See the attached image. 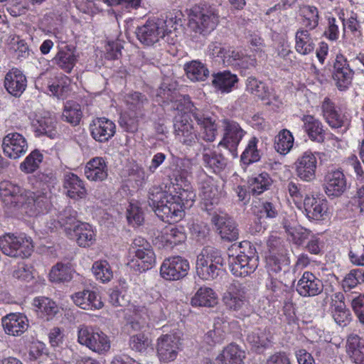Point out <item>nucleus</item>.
<instances>
[{"mask_svg": "<svg viewBox=\"0 0 364 364\" xmlns=\"http://www.w3.org/2000/svg\"><path fill=\"white\" fill-rule=\"evenodd\" d=\"M225 331L224 326L220 323H214V328L208 331L203 337V341L210 346H213L216 344H220L225 338Z\"/></svg>", "mask_w": 364, "mask_h": 364, "instance_id": "nucleus-59", "label": "nucleus"}, {"mask_svg": "<svg viewBox=\"0 0 364 364\" xmlns=\"http://www.w3.org/2000/svg\"><path fill=\"white\" fill-rule=\"evenodd\" d=\"M294 136L287 129H283L276 136L274 148L281 154H287L291 149L294 144Z\"/></svg>", "mask_w": 364, "mask_h": 364, "instance_id": "nucleus-53", "label": "nucleus"}, {"mask_svg": "<svg viewBox=\"0 0 364 364\" xmlns=\"http://www.w3.org/2000/svg\"><path fill=\"white\" fill-rule=\"evenodd\" d=\"M296 176L303 181L311 182L316 178L317 159L310 151L304 152L294 163Z\"/></svg>", "mask_w": 364, "mask_h": 364, "instance_id": "nucleus-13", "label": "nucleus"}, {"mask_svg": "<svg viewBox=\"0 0 364 364\" xmlns=\"http://www.w3.org/2000/svg\"><path fill=\"white\" fill-rule=\"evenodd\" d=\"M192 161L186 158H177L168 178L173 186H178L176 195L154 186L149 192V204L156 215L166 223L176 222L183 217V210L192 207L196 194L185 187L191 173Z\"/></svg>", "mask_w": 364, "mask_h": 364, "instance_id": "nucleus-1", "label": "nucleus"}, {"mask_svg": "<svg viewBox=\"0 0 364 364\" xmlns=\"http://www.w3.org/2000/svg\"><path fill=\"white\" fill-rule=\"evenodd\" d=\"M130 104V109L135 112L134 118H130L124 122L126 124V129L129 132H135L138 129V117L144 115L143 111L145 107L149 105V101L146 97L140 92H134L132 94L129 99L127 100Z\"/></svg>", "mask_w": 364, "mask_h": 364, "instance_id": "nucleus-25", "label": "nucleus"}, {"mask_svg": "<svg viewBox=\"0 0 364 364\" xmlns=\"http://www.w3.org/2000/svg\"><path fill=\"white\" fill-rule=\"evenodd\" d=\"M239 254L230 262V269L235 277H245L253 273L258 267L259 256L255 246L244 240L240 243Z\"/></svg>", "mask_w": 364, "mask_h": 364, "instance_id": "nucleus-4", "label": "nucleus"}, {"mask_svg": "<svg viewBox=\"0 0 364 364\" xmlns=\"http://www.w3.org/2000/svg\"><path fill=\"white\" fill-rule=\"evenodd\" d=\"M323 115L331 128L338 129L344 126V120L336 109L334 103L328 97H326L322 103Z\"/></svg>", "mask_w": 364, "mask_h": 364, "instance_id": "nucleus-40", "label": "nucleus"}, {"mask_svg": "<svg viewBox=\"0 0 364 364\" xmlns=\"http://www.w3.org/2000/svg\"><path fill=\"white\" fill-rule=\"evenodd\" d=\"M331 314L335 322L340 326H346L351 321L350 311L341 300L332 303Z\"/></svg>", "mask_w": 364, "mask_h": 364, "instance_id": "nucleus-47", "label": "nucleus"}, {"mask_svg": "<svg viewBox=\"0 0 364 364\" xmlns=\"http://www.w3.org/2000/svg\"><path fill=\"white\" fill-rule=\"evenodd\" d=\"M304 212L309 220H324L327 216L328 203L324 199L306 196L304 201Z\"/></svg>", "mask_w": 364, "mask_h": 364, "instance_id": "nucleus-26", "label": "nucleus"}, {"mask_svg": "<svg viewBox=\"0 0 364 364\" xmlns=\"http://www.w3.org/2000/svg\"><path fill=\"white\" fill-rule=\"evenodd\" d=\"M189 269V262L187 259L176 256L166 259L160 268L161 277L170 281L178 280L184 277Z\"/></svg>", "mask_w": 364, "mask_h": 364, "instance_id": "nucleus-10", "label": "nucleus"}, {"mask_svg": "<svg viewBox=\"0 0 364 364\" xmlns=\"http://www.w3.org/2000/svg\"><path fill=\"white\" fill-rule=\"evenodd\" d=\"M344 30L348 29L355 36L362 35V22L358 14L350 12L349 16L341 20Z\"/></svg>", "mask_w": 364, "mask_h": 364, "instance_id": "nucleus-61", "label": "nucleus"}, {"mask_svg": "<svg viewBox=\"0 0 364 364\" xmlns=\"http://www.w3.org/2000/svg\"><path fill=\"white\" fill-rule=\"evenodd\" d=\"M286 232L291 236L292 241L296 245H302L308 239L310 231L301 226L290 227L284 224Z\"/></svg>", "mask_w": 364, "mask_h": 364, "instance_id": "nucleus-62", "label": "nucleus"}, {"mask_svg": "<svg viewBox=\"0 0 364 364\" xmlns=\"http://www.w3.org/2000/svg\"><path fill=\"white\" fill-rule=\"evenodd\" d=\"M199 195L203 200V209L211 215L213 206L218 203L220 193L214 179L205 173L200 176Z\"/></svg>", "mask_w": 364, "mask_h": 364, "instance_id": "nucleus-9", "label": "nucleus"}, {"mask_svg": "<svg viewBox=\"0 0 364 364\" xmlns=\"http://www.w3.org/2000/svg\"><path fill=\"white\" fill-rule=\"evenodd\" d=\"M246 89L252 95L262 100H268L266 104L270 105L271 92L265 84L254 77H249L246 81Z\"/></svg>", "mask_w": 364, "mask_h": 364, "instance_id": "nucleus-45", "label": "nucleus"}, {"mask_svg": "<svg viewBox=\"0 0 364 364\" xmlns=\"http://www.w3.org/2000/svg\"><path fill=\"white\" fill-rule=\"evenodd\" d=\"M181 19H177L172 14L165 19L147 21L144 25L137 27L136 35L137 39L145 46H153L161 39L173 34L178 28Z\"/></svg>", "mask_w": 364, "mask_h": 364, "instance_id": "nucleus-3", "label": "nucleus"}, {"mask_svg": "<svg viewBox=\"0 0 364 364\" xmlns=\"http://www.w3.org/2000/svg\"><path fill=\"white\" fill-rule=\"evenodd\" d=\"M4 86L11 95L20 97L27 87L26 77L21 70L14 68L6 74Z\"/></svg>", "mask_w": 364, "mask_h": 364, "instance_id": "nucleus-22", "label": "nucleus"}, {"mask_svg": "<svg viewBox=\"0 0 364 364\" xmlns=\"http://www.w3.org/2000/svg\"><path fill=\"white\" fill-rule=\"evenodd\" d=\"M180 338L176 334H165L157 339V355L161 361L174 360L180 349Z\"/></svg>", "mask_w": 364, "mask_h": 364, "instance_id": "nucleus-12", "label": "nucleus"}, {"mask_svg": "<svg viewBox=\"0 0 364 364\" xmlns=\"http://www.w3.org/2000/svg\"><path fill=\"white\" fill-rule=\"evenodd\" d=\"M223 258L220 252L213 248L203 249L197 257L196 273L203 280H211L216 278L222 272Z\"/></svg>", "mask_w": 364, "mask_h": 364, "instance_id": "nucleus-6", "label": "nucleus"}, {"mask_svg": "<svg viewBox=\"0 0 364 364\" xmlns=\"http://www.w3.org/2000/svg\"><path fill=\"white\" fill-rule=\"evenodd\" d=\"M193 306H214L218 303V297L215 291L209 287H200L191 299Z\"/></svg>", "mask_w": 364, "mask_h": 364, "instance_id": "nucleus-42", "label": "nucleus"}, {"mask_svg": "<svg viewBox=\"0 0 364 364\" xmlns=\"http://www.w3.org/2000/svg\"><path fill=\"white\" fill-rule=\"evenodd\" d=\"M85 175L89 181H102L107 178L108 167L103 157H94L85 165Z\"/></svg>", "mask_w": 364, "mask_h": 364, "instance_id": "nucleus-28", "label": "nucleus"}, {"mask_svg": "<svg viewBox=\"0 0 364 364\" xmlns=\"http://www.w3.org/2000/svg\"><path fill=\"white\" fill-rule=\"evenodd\" d=\"M176 138L187 146L193 145L198 139L193 125L188 114H184L176 118L174 123Z\"/></svg>", "mask_w": 364, "mask_h": 364, "instance_id": "nucleus-18", "label": "nucleus"}, {"mask_svg": "<svg viewBox=\"0 0 364 364\" xmlns=\"http://www.w3.org/2000/svg\"><path fill=\"white\" fill-rule=\"evenodd\" d=\"M325 193L330 197H339L347 189V180L339 169L328 171L324 179Z\"/></svg>", "mask_w": 364, "mask_h": 364, "instance_id": "nucleus-21", "label": "nucleus"}, {"mask_svg": "<svg viewBox=\"0 0 364 364\" xmlns=\"http://www.w3.org/2000/svg\"><path fill=\"white\" fill-rule=\"evenodd\" d=\"M278 208L272 202L262 201L258 206H255L254 213L259 219H273L278 215Z\"/></svg>", "mask_w": 364, "mask_h": 364, "instance_id": "nucleus-60", "label": "nucleus"}, {"mask_svg": "<svg viewBox=\"0 0 364 364\" xmlns=\"http://www.w3.org/2000/svg\"><path fill=\"white\" fill-rule=\"evenodd\" d=\"M303 128L309 139L312 141L321 143L325 139V132L321 122L312 115H304L301 118Z\"/></svg>", "mask_w": 364, "mask_h": 364, "instance_id": "nucleus-32", "label": "nucleus"}, {"mask_svg": "<svg viewBox=\"0 0 364 364\" xmlns=\"http://www.w3.org/2000/svg\"><path fill=\"white\" fill-rule=\"evenodd\" d=\"M57 121L50 112L36 115L32 122V128L37 136L46 135L53 139L57 135Z\"/></svg>", "mask_w": 364, "mask_h": 364, "instance_id": "nucleus-24", "label": "nucleus"}, {"mask_svg": "<svg viewBox=\"0 0 364 364\" xmlns=\"http://www.w3.org/2000/svg\"><path fill=\"white\" fill-rule=\"evenodd\" d=\"M186 239V235L183 227L168 225L161 230L154 242L159 248L172 249Z\"/></svg>", "mask_w": 364, "mask_h": 364, "instance_id": "nucleus-15", "label": "nucleus"}, {"mask_svg": "<svg viewBox=\"0 0 364 364\" xmlns=\"http://www.w3.org/2000/svg\"><path fill=\"white\" fill-rule=\"evenodd\" d=\"M310 31L304 28H300L295 33L294 48L302 55H309L315 49V38H313Z\"/></svg>", "mask_w": 364, "mask_h": 364, "instance_id": "nucleus-31", "label": "nucleus"}, {"mask_svg": "<svg viewBox=\"0 0 364 364\" xmlns=\"http://www.w3.org/2000/svg\"><path fill=\"white\" fill-rule=\"evenodd\" d=\"M50 279L53 282H68L73 277V269L69 264L58 263L50 272Z\"/></svg>", "mask_w": 364, "mask_h": 364, "instance_id": "nucleus-55", "label": "nucleus"}, {"mask_svg": "<svg viewBox=\"0 0 364 364\" xmlns=\"http://www.w3.org/2000/svg\"><path fill=\"white\" fill-rule=\"evenodd\" d=\"M70 80L67 76L57 77L48 85L49 91L53 96L63 100L68 97L70 92Z\"/></svg>", "mask_w": 364, "mask_h": 364, "instance_id": "nucleus-51", "label": "nucleus"}, {"mask_svg": "<svg viewBox=\"0 0 364 364\" xmlns=\"http://www.w3.org/2000/svg\"><path fill=\"white\" fill-rule=\"evenodd\" d=\"M202 155L204 166L212 170L214 173L220 172L227 165V160L223 154L217 153L210 147L204 146Z\"/></svg>", "mask_w": 364, "mask_h": 364, "instance_id": "nucleus-35", "label": "nucleus"}, {"mask_svg": "<svg viewBox=\"0 0 364 364\" xmlns=\"http://www.w3.org/2000/svg\"><path fill=\"white\" fill-rule=\"evenodd\" d=\"M347 352L355 364H364V340L352 333L347 338Z\"/></svg>", "mask_w": 364, "mask_h": 364, "instance_id": "nucleus-36", "label": "nucleus"}, {"mask_svg": "<svg viewBox=\"0 0 364 364\" xmlns=\"http://www.w3.org/2000/svg\"><path fill=\"white\" fill-rule=\"evenodd\" d=\"M1 146L4 154L12 159H19L28 151L26 138L18 132H10L5 135L2 139Z\"/></svg>", "mask_w": 364, "mask_h": 364, "instance_id": "nucleus-11", "label": "nucleus"}, {"mask_svg": "<svg viewBox=\"0 0 364 364\" xmlns=\"http://www.w3.org/2000/svg\"><path fill=\"white\" fill-rule=\"evenodd\" d=\"M213 85L223 93L231 92L238 81L237 75L230 71L219 72L213 74Z\"/></svg>", "mask_w": 364, "mask_h": 364, "instance_id": "nucleus-38", "label": "nucleus"}, {"mask_svg": "<svg viewBox=\"0 0 364 364\" xmlns=\"http://www.w3.org/2000/svg\"><path fill=\"white\" fill-rule=\"evenodd\" d=\"M247 289L237 282L231 284L223 296V301L227 308L239 311L247 302Z\"/></svg>", "mask_w": 364, "mask_h": 364, "instance_id": "nucleus-19", "label": "nucleus"}, {"mask_svg": "<svg viewBox=\"0 0 364 364\" xmlns=\"http://www.w3.org/2000/svg\"><path fill=\"white\" fill-rule=\"evenodd\" d=\"M2 325L7 334L18 336L28 329V320L22 314H10L3 317Z\"/></svg>", "mask_w": 364, "mask_h": 364, "instance_id": "nucleus-27", "label": "nucleus"}, {"mask_svg": "<svg viewBox=\"0 0 364 364\" xmlns=\"http://www.w3.org/2000/svg\"><path fill=\"white\" fill-rule=\"evenodd\" d=\"M223 137L218 146L228 149L233 158L237 156V146L246 134L240 125L233 120H223Z\"/></svg>", "mask_w": 364, "mask_h": 364, "instance_id": "nucleus-8", "label": "nucleus"}, {"mask_svg": "<svg viewBox=\"0 0 364 364\" xmlns=\"http://www.w3.org/2000/svg\"><path fill=\"white\" fill-rule=\"evenodd\" d=\"M64 188L70 198H82L86 195L84 182L75 173H68L64 177Z\"/></svg>", "mask_w": 364, "mask_h": 364, "instance_id": "nucleus-34", "label": "nucleus"}, {"mask_svg": "<svg viewBox=\"0 0 364 364\" xmlns=\"http://www.w3.org/2000/svg\"><path fill=\"white\" fill-rule=\"evenodd\" d=\"M211 215V222L216 227L223 240L232 242L238 239L239 229L232 218L226 214H218L215 211Z\"/></svg>", "mask_w": 364, "mask_h": 364, "instance_id": "nucleus-14", "label": "nucleus"}, {"mask_svg": "<svg viewBox=\"0 0 364 364\" xmlns=\"http://www.w3.org/2000/svg\"><path fill=\"white\" fill-rule=\"evenodd\" d=\"M289 258L284 253L271 254L267 258V266L270 272L286 273L289 271Z\"/></svg>", "mask_w": 364, "mask_h": 364, "instance_id": "nucleus-44", "label": "nucleus"}, {"mask_svg": "<svg viewBox=\"0 0 364 364\" xmlns=\"http://www.w3.org/2000/svg\"><path fill=\"white\" fill-rule=\"evenodd\" d=\"M245 358V352L237 345L230 344L220 353L216 360L218 364H242Z\"/></svg>", "mask_w": 364, "mask_h": 364, "instance_id": "nucleus-39", "label": "nucleus"}, {"mask_svg": "<svg viewBox=\"0 0 364 364\" xmlns=\"http://www.w3.org/2000/svg\"><path fill=\"white\" fill-rule=\"evenodd\" d=\"M73 232L79 246H91L95 241V234L92 227L87 223H80L75 226Z\"/></svg>", "mask_w": 364, "mask_h": 364, "instance_id": "nucleus-41", "label": "nucleus"}, {"mask_svg": "<svg viewBox=\"0 0 364 364\" xmlns=\"http://www.w3.org/2000/svg\"><path fill=\"white\" fill-rule=\"evenodd\" d=\"M92 270L95 278L103 283L109 282L113 277V272L107 260L95 262Z\"/></svg>", "mask_w": 364, "mask_h": 364, "instance_id": "nucleus-57", "label": "nucleus"}, {"mask_svg": "<svg viewBox=\"0 0 364 364\" xmlns=\"http://www.w3.org/2000/svg\"><path fill=\"white\" fill-rule=\"evenodd\" d=\"M43 159V155L38 151H31L21 164V170L26 173H31L36 171Z\"/></svg>", "mask_w": 364, "mask_h": 364, "instance_id": "nucleus-58", "label": "nucleus"}, {"mask_svg": "<svg viewBox=\"0 0 364 364\" xmlns=\"http://www.w3.org/2000/svg\"><path fill=\"white\" fill-rule=\"evenodd\" d=\"M57 223L60 227H64L65 230L70 234V231H73L75 226L80 222L77 220V212L72 208L67 207L59 213Z\"/></svg>", "mask_w": 364, "mask_h": 364, "instance_id": "nucleus-54", "label": "nucleus"}, {"mask_svg": "<svg viewBox=\"0 0 364 364\" xmlns=\"http://www.w3.org/2000/svg\"><path fill=\"white\" fill-rule=\"evenodd\" d=\"M38 181L42 183L43 186H46V188H42L41 191L36 192H48V198L50 202V187H53L54 184L57 182L55 174L50 170H46L43 172L39 173L37 176ZM51 203H50V205Z\"/></svg>", "mask_w": 364, "mask_h": 364, "instance_id": "nucleus-63", "label": "nucleus"}, {"mask_svg": "<svg viewBox=\"0 0 364 364\" xmlns=\"http://www.w3.org/2000/svg\"><path fill=\"white\" fill-rule=\"evenodd\" d=\"M82 117L80 105L76 102L68 101L65 102L62 114V119L73 126L80 124Z\"/></svg>", "mask_w": 364, "mask_h": 364, "instance_id": "nucleus-48", "label": "nucleus"}, {"mask_svg": "<svg viewBox=\"0 0 364 364\" xmlns=\"http://www.w3.org/2000/svg\"><path fill=\"white\" fill-rule=\"evenodd\" d=\"M273 336L267 328H257L247 334V341L256 350H263L272 343Z\"/></svg>", "mask_w": 364, "mask_h": 364, "instance_id": "nucleus-30", "label": "nucleus"}, {"mask_svg": "<svg viewBox=\"0 0 364 364\" xmlns=\"http://www.w3.org/2000/svg\"><path fill=\"white\" fill-rule=\"evenodd\" d=\"M48 192L23 191L22 188L11 181L0 183V198L9 205L22 209L28 216L33 217L47 213L50 208Z\"/></svg>", "mask_w": 364, "mask_h": 364, "instance_id": "nucleus-2", "label": "nucleus"}, {"mask_svg": "<svg viewBox=\"0 0 364 364\" xmlns=\"http://www.w3.org/2000/svg\"><path fill=\"white\" fill-rule=\"evenodd\" d=\"M134 252L136 259V262L138 263L137 269L139 272H145L151 269L154 264L156 257L151 247L144 250H136Z\"/></svg>", "mask_w": 364, "mask_h": 364, "instance_id": "nucleus-49", "label": "nucleus"}, {"mask_svg": "<svg viewBox=\"0 0 364 364\" xmlns=\"http://www.w3.org/2000/svg\"><path fill=\"white\" fill-rule=\"evenodd\" d=\"M77 341L97 353H104L110 348L109 337L102 331L90 326L80 325L78 326Z\"/></svg>", "mask_w": 364, "mask_h": 364, "instance_id": "nucleus-7", "label": "nucleus"}, {"mask_svg": "<svg viewBox=\"0 0 364 364\" xmlns=\"http://www.w3.org/2000/svg\"><path fill=\"white\" fill-rule=\"evenodd\" d=\"M33 305L38 316L46 321L53 318L58 312V306L56 303L48 297L34 298Z\"/></svg>", "mask_w": 364, "mask_h": 364, "instance_id": "nucleus-33", "label": "nucleus"}, {"mask_svg": "<svg viewBox=\"0 0 364 364\" xmlns=\"http://www.w3.org/2000/svg\"><path fill=\"white\" fill-rule=\"evenodd\" d=\"M92 137L97 141L105 143L114 136L116 132V125L110 119L100 117L92 120L90 125Z\"/></svg>", "mask_w": 364, "mask_h": 364, "instance_id": "nucleus-20", "label": "nucleus"}, {"mask_svg": "<svg viewBox=\"0 0 364 364\" xmlns=\"http://www.w3.org/2000/svg\"><path fill=\"white\" fill-rule=\"evenodd\" d=\"M301 13L303 28L309 31H312L318 26L320 16L317 7L311 5H305L301 9Z\"/></svg>", "mask_w": 364, "mask_h": 364, "instance_id": "nucleus-50", "label": "nucleus"}, {"mask_svg": "<svg viewBox=\"0 0 364 364\" xmlns=\"http://www.w3.org/2000/svg\"><path fill=\"white\" fill-rule=\"evenodd\" d=\"M73 302L85 310L100 309L103 306L100 296L95 291L83 290L72 296Z\"/></svg>", "mask_w": 364, "mask_h": 364, "instance_id": "nucleus-29", "label": "nucleus"}, {"mask_svg": "<svg viewBox=\"0 0 364 364\" xmlns=\"http://www.w3.org/2000/svg\"><path fill=\"white\" fill-rule=\"evenodd\" d=\"M193 119L200 127L198 137L207 142L215 141L218 135V125L210 117L199 112L196 108L191 110Z\"/></svg>", "mask_w": 364, "mask_h": 364, "instance_id": "nucleus-23", "label": "nucleus"}, {"mask_svg": "<svg viewBox=\"0 0 364 364\" xmlns=\"http://www.w3.org/2000/svg\"><path fill=\"white\" fill-rule=\"evenodd\" d=\"M353 75L354 71L350 67V63H347L346 59L341 55H336L332 76L338 89H347L351 84Z\"/></svg>", "mask_w": 364, "mask_h": 364, "instance_id": "nucleus-16", "label": "nucleus"}, {"mask_svg": "<svg viewBox=\"0 0 364 364\" xmlns=\"http://www.w3.org/2000/svg\"><path fill=\"white\" fill-rule=\"evenodd\" d=\"M186 74L191 81H204L209 75L207 67L200 61L193 60L185 65Z\"/></svg>", "mask_w": 364, "mask_h": 364, "instance_id": "nucleus-46", "label": "nucleus"}, {"mask_svg": "<svg viewBox=\"0 0 364 364\" xmlns=\"http://www.w3.org/2000/svg\"><path fill=\"white\" fill-rule=\"evenodd\" d=\"M259 142V141L256 136L250 139L240 156V160L244 164L249 165L260 160L262 151L258 148Z\"/></svg>", "mask_w": 364, "mask_h": 364, "instance_id": "nucleus-43", "label": "nucleus"}, {"mask_svg": "<svg viewBox=\"0 0 364 364\" xmlns=\"http://www.w3.org/2000/svg\"><path fill=\"white\" fill-rule=\"evenodd\" d=\"M249 183V188L252 194L259 195L269 188L272 180L267 173L263 172L252 177Z\"/></svg>", "mask_w": 364, "mask_h": 364, "instance_id": "nucleus-52", "label": "nucleus"}, {"mask_svg": "<svg viewBox=\"0 0 364 364\" xmlns=\"http://www.w3.org/2000/svg\"><path fill=\"white\" fill-rule=\"evenodd\" d=\"M323 289V282L313 273L306 271L298 280L296 291L303 297H313L320 294Z\"/></svg>", "mask_w": 364, "mask_h": 364, "instance_id": "nucleus-17", "label": "nucleus"}, {"mask_svg": "<svg viewBox=\"0 0 364 364\" xmlns=\"http://www.w3.org/2000/svg\"><path fill=\"white\" fill-rule=\"evenodd\" d=\"M218 23V15L212 6L205 4L195 5L190 10L188 25L194 32L206 35Z\"/></svg>", "mask_w": 364, "mask_h": 364, "instance_id": "nucleus-5", "label": "nucleus"}, {"mask_svg": "<svg viewBox=\"0 0 364 364\" xmlns=\"http://www.w3.org/2000/svg\"><path fill=\"white\" fill-rule=\"evenodd\" d=\"M77 60L74 50L68 46L60 48L53 59V63L67 73L72 71Z\"/></svg>", "mask_w": 364, "mask_h": 364, "instance_id": "nucleus-37", "label": "nucleus"}, {"mask_svg": "<svg viewBox=\"0 0 364 364\" xmlns=\"http://www.w3.org/2000/svg\"><path fill=\"white\" fill-rule=\"evenodd\" d=\"M0 249L4 255L9 257H13L16 255L15 235L8 233L0 237Z\"/></svg>", "mask_w": 364, "mask_h": 364, "instance_id": "nucleus-64", "label": "nucleus"}, {"mask_svg": "<svg viewBox=\"0 0 364 364\" xmlns=\"http://www.w3.org/2000/svg\"><path fill=\"white\" fill-rule=\"evenodd\" d=\"M15 249L16 255L13 257H28L33 249L31 238L25 235H15Z\"/></svg>", "mask_w": 364, "mask_h": 364, "instance_id": "nucleus-56", "label": "nucleus"}]
</instances>
